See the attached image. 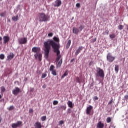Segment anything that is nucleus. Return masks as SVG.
I'll return each instance as SVG.
<instances>
[{"mask_svg": "<svg viewBox=\"0 0 128 128\" xmlns=\"http://www.w3.org/2000/svg\"><path fill=\"white\" fill-rule=\"evenodd\" d=\"M105 34H107V36H108V34H110V31H108V30H106Z\"/></svg>", "mask_w": 128, "mask_h": 128, "instance_id": "obj_46", "label": "nucleus"}, {"mask_svg": "<svg viewBox=\"0 0 128 128\" xmlns=\"http://www.w3.org/2000/svg\"><path fill=\"white\" fill-rule=\"evenodd\" d=\"M29 112L30 114H34V110H32V108L30 109L29 110Z\"/></svg>", "mask_w": 128, "mask_h": 128, "instance_id": "obj_44", "label": "nucleus"}, {"mask_svg": "<svg viewBox=\"0 0 128 128\" xmlns=\"http://www.w3.org/2000/svg\"><path fill=\"white\" fill-rule=\"evenodd\" d=\"M22 122L18 121L16 124H12V128H20V126H22Z\"/></svg>", "mask_w": 128, "mask_h": 128, "instance_id": "obj_8", "label": "nucleus"}, {"mask_svg": "<svg viewBox=\"0 0 128 128\" xmlns=\"http://www.w3.org/2000/svg\"><path fill=\"white\" fill-rule=\"evenodd\" d=\"M96 38H95L94 39L92 40V42L94 44V42H96Z\"/></svg>", "mask_w": 128, "mask_h": 128, "instance_id": "obj_47", "label": "nucleus"}, {"mask_svg": "<svg viewBox=\"0 0 128 128\" xmlns=\"http://www.w3.org/2000/svg\"><path fill=\"white\" fill-rule=\"evenodd\" d=\"M98 128H104V124H102V122H100L98 124H97Z\"/></svg>", "mask_w": 128, "mask_h": 128, "instance_id": "obj_16", "label": "nucleus"}, {"mask_svg": "<svg viewBox=\"0 0 128 128\" xmlns=\"http://www.w3.org/2000/svg\"><path fill=\"white\" fill-rule=\"evenodd\" d=\"M38 18L40 22H46L48 20V16L44 13H40L38 14Z\"/></svg>", "mask_w": 128, "mask_h": 128, "instance_id": "obj_3", "label": "nucleus"}, {"mask_svg": "<svg viewBox=\"0 0 128 128\" xmlns=\"http://www.w3.org/2000/svg\"><path fill=\"white\" fill-rule=\"evenodd\" d=\"M71 44H72V40H69L68 41V44H67L66 48H70V46Z\"/></svg>", "mask_w": 128, "mask_h": 128, "instance_id": "obj_22", "label": "nucleus"}, {"mask_svg": "<svg viewBox=\"0 0 128 128\" xmlns=\"http://www.w3.org/2000/svg\"><path fill=\"white\" fill-rule=\"evenodd\" d=\"M32 52L34 54H36L34 56L36 60H38V58L40 62H42V54L40 53V48L38 47H34L32 49Z\"/></svg>", "mask_w": 128, "mask_h": 128, "instance_id": "obj_2", "label": "nucleus"}, {"mask_svg": "<svg viewBox=\"0 0 128 128\" xmlns=\"http://www.w3.org/2000/svg\"><path fill=\"white\" fill-rule=\"evenodd\" d=\"M68 73L66 72L62 76V78H66V76H68Z\"/></svg>", "mask_w": 128, "mask_h": 128, "instance_id": "obj_29", "label": "nucleus"}, {"mask_svg": "<svg viewBox=\"0 0 128 128\" xmlns=\"http://www.w3.org/2000/svg\"><path fill=\"white\" fill-rule=\"evenodd\" d=\"M76 8H80V4H79V3L77 4H76Z\"/></svg>", "mask_w": 128, "mask_h": 128, "instance_id": "obj_45", "label": "nucleus"}, {"mask_svg": "<svg viewBox=\"0 0 128 128\" xmlns=\"http://www.w3.org/2000/svg\"><path fill=\"white\" fill-rule=\"evenodd\" d=\"M48 76V74H46L44 73L42 74V78H46Z\"/></svg>", "mask_w": 128, "mask_h": 128, "instance_id": "obj_31", "label": "nucleus"}, {"mask_svg": "<svg viewBox=\"0 0 128 128\" xmlns=\"http://www.w3.org/2000/svg\"><path fill=\"white\" fill-rule=\"evenodd\" d=\"M107 60L110 62H112L116 60V58L112 56V54L109 53L107 56Z\"/></svg>", "mask_w": 128, "mask_h": 128, "instance_id": "obj_7", "label": "nucleus"}, {"mask_svg": "<svg viewBox=\"0 0 128 128\" xmlns=\"http://www.w3.org/2000/svg\"><path fill=\"white\" fill-rule=\"evenodd\" d=\"M54 52L56 53L57 54L56 62H60V60L62 58V55H60V51L58 47H56L54 49Z\"/></svg>", "mask_w": 128, "mask_h": 128, "instance_id": "obj_4", "label": "nucleus"}, {"mask_svg": "<svg viewBox=\"0 0 128 128\" xmlns=\"http://www.w3.org/2000/svg\"><path fill=\"white\" fill-rule=\"evenodd\" d=\"M0 60H4V58H6V56H4V54H2L0 56Z\"/></svg>", "mask_w": 128, "mask_h": 128, "instance_id": "obj_26", "label": "nucleus"}, {"mask_svg": "<svg viewBox=\"0 0 128 128\" xmlns=\"http://www.w3.org/2000/svg\"><path fill=\"white\" fill-rule=\"evenodd\" d=\"M62 6V1L60 0H57L56 2V4H54L55 8H60Z\"/></svg>", "mask_w": 128, "mask_h": 128, "instance_id": "obj_11", "label": "nucleus"}, {"mask_svg": "<svg viewBox=\"0 0 128 128\" xmlns=\"http://www.w3.org/2000/svg\"><path fill=\"white\" fill-rule=\"evenodd\" d=\"M96 76H100L102 78H104V71L100 68H98L96 74Z\"/></svg>", "mask_w": 128, "mask_h": 128, "instance_id": "obj_5", "label": "nucleus"}, {"mask_svg": "<svg viewBox=\"0 0 128 128\" xmlns=\"http://www.w3.org/2000/svg\"><path fill=\"white\" fill-rule=\"evenodd\" d=\"M64 124V122L63 120H61L59 122L60 126H62Z\"/></svg>", "mask_w": 128, "mask_h": 128, "instance_id": "obj_41", "label": "nucleus"}, {"mask_svg": "<svg viewBox=\"0 0 128 128\" xmlns=\"http://www.w3.org/2000/svg\"><path fill=\"white\" fill-rule=\"evenodd\" d=\"M84 26L81 25L79 28V30H80V32H82V30H84Z\"/></svg>", "mask_w": 128, "mask_h": 128, "instance_id": "obj_35", "label": "nucleus"}, {"mask_svg": "<svg viewBox=\"0 0 128 128\" xmlns=\"http://www.w3.org/2000/svg\"><path fill=\"white\" fill-rule=\"evenodd\" d=\"M80 32V30L76 28H73V33H74L75 34H78V32Z\"/></svg>", "mask_w": 128, "mask_h": 128, "instance_id": "obj_18", "label": "nucleus"}, {"mask_svg": "<svg viewBox=\"0 0 128 128\" xmlns=\"http://www.w3.org/2000/svg\"><path fill=\"white\" fill-rule=\"evenodd\" d=\"M114 102V100H110L109 103H108V106L110 105V104H112V103Z\"/></svg>", "mask_w": 128, "mask_h": 128, "instance_id": "obj_43", "label": "nucleus"}, {"mask_svg": "<svg viewBox=\"0 0 128 128\" xmlns=\"http://www.w3.org/2000/svg\"><path fill=\"white\" fill-rule=\"evenodd\" d=\"M94 100L96 102V100H98V96H95L94 98Z\"/></svg>", "mask_w": 128, "mask_h": 128, "instance_id": "obj_39", "label": "nucleus"}, {"mask_svg": "<svg viewBox=\"0 0 128 128\" xmlns=\"http://www.w3.org/2000/svg\"><path fill=\"white\" fill-rule=\"evenodd\" d=\"M1 0V2H2V0Z\"/></svg>", "mask_w": 128, "mask_h": 128, "instance_id": "obj_52", "label": "nucleus"}, {"mask_svg": "<svg viewBox=\"0 0 128 128\" xmlns=\"http://www.w3.org/2000/svg\"><path fill=\"white\" fill-rule=\"evenodd\" d=\"M106 122L108 124H110L112 122V118L110 117H108L106 119Z\"/></svg>", "mask_w": 128, "mask_h": 128, "instance_id": "obj_25", "label": "nucleus"}, {"mask_svg": "<svg viewBox=\"0 0 128 128\" xmlns=\"http://www.w3.org/2000/svg\"><path fill=\"white\" fill-rule=\"evenodd\" d=\"M82 50H84V47H82V46L79 47V48L76 51V52L75 53L76 56H78V54H80V52H82Z\"/></svg>", "mask_w": 128, "mask_h": 128, "instance_id": "obj_13", "label": "nucleus"}, {"mask_svg": "<svg viewBox=\"0 0 128 128\" xmlns=\"http://www.w3.org/2000/svg\"><path fill=\"white\" fill-rule=\"evenodd\" d=\"M53 40H48V41L44 42V52L46 58H48L52 47L53 50H54L56 47H58V48H60V38L58 37H54Z\"/></svg>", "mask_w": 128, "mask_h": 128, "instance_id": "obj_1", "label": "nucleus"}, {"mask_svg": "<svg viewBox=\"0 0 128 128\" xmlns=\"http://www.w3.org/2000/svg\"><path fill=\"white\" fill-rule=\"evenodd\" d=\"M118 28L120 30H124V26H122V25H120L118 26Z\"/></svg>", "mask_w": 128, "mask_h": 128, "instance_id": "obj_36", "label": "nucleus"}, {"mask_svg": "<svg viewBox=\"0 0 128 128\" xmlns=\"http://www.w3.org/2000/svg\"><path fill=\"white\" fill-rule=\"evenodd\" d=\"M53 104L54 106H58V102L56 100L54 101L53 102Z\"/></svg>", "mask_w": 128, "mask_h": 128, "instance_id": "obj_37", "label": "nucleus"}, {"mask_svg": "<svg viewBox=\"0 0 128 128\" xmlns=\"http://www.w3.org/2000/svg\"><path fill=\"white\" fill-rule=\"evenodd\" d=\"M18 16H14L12 18V20L14 22H18Z\"/></svg>", "mask_w": 128, "mask_h": 128, "instance_id": "obj_20", "label": "nucleus"}, {"mask_svg": "<svg viewBox=\"0 0 128 128\" xmlns=\"http://www.w3.org/2000/svg\"><path fill=\"white\" fill-rule=\"evenodd\" d=\"M8 110L10 111L14 110V106H10L9 108H8Z\"/></svg>", "mask_w": 128, "mask_h": 128, "instance_id": "obj_30", "label": "nucleus"}, {"mask_svg": "<svg viewBox=\"0 0 128 128\" xmlns=\"http://www.w3.org/2000/svg\"><path fill=\"white\" fill-rule=\"evenodd\" d=\"M68 104L69 108H74L72 102L69 101L68 103Z\"/></svg>", "mask_w": 128, "mask_h": 128, "instance_id": "obj_21", "label": "nucleus"}, {"mask_svg": "<svg viewBox=\"0 0 128 128\" xmlns=\"http://www.w3.org/2000/svg\"><path fill=\"white\" fill-rule=\"evenodd\" d=\"M76 80H77L78 82V84H80V78L78 77L76 78Z\"/></svg>", "mask_w": 128, "mask_h": 128, "instance_id": "obj_42", "label": "nucleus"}, {"mask_svg": "<svg viewBox=\"0 0 128 128\" xmlns=\"http://www.w3.org/2000/svg\"><path fill=\"white\" fill-rule=\"evenodd\" d=\"M28 42V38H22L19 40V44H26Z\"/></svg>", "mask_w": 128, "mask_h": 128, "instance_id": "obj_9", "label": "nucleus"}, {"mask_svg": "<svg viewBox=\"0 0 128 128\" xmlns=\"http://www.w3.org/2000/svg\"><path fill=\"white\" fill-rule=\"evenodd\" d=\"M50 72H52L54 70V65L51 66L50 68Z\"/></svg>", "mask_w": 128, "mask_h": 128, "instance_id": "obj_32", "label": "nucleus"}, {"mask_svg": "<svg viewBox=\"0 0 128 128\" xmlns=\"http://www.w3.org/2000/svg\"><path fill=\"white\" fill-rule=\"evenodd\" d=\"M92 106H90L88 108H87L86 109V114H90V113L92 112Z\"/></svg>", "mask_w": 128, "mask_h": 128, "instance_id": "obj_10", "label": "nucleus"}, {"mask_svg": "<svg viewBox=\"0 0 128 128\" xmlns=\"http://www.w3.org/2000/svg\"><path fill=\"white\" fill-rule=\"evenodd\" d=\"M124 99L126 100H128V92H127V95H126L124 96Z\"/></svg>", "mask_w": 128, "mask_h": 128, "instance_id": "obj_40", "label": "nucleus"}, {"mask_svg": "<svg viewBox=\"0 0 128 128\" xmlns=\"http://www.w3.org/2000/svg\"><path fill=\"white\" fill-rule=\"evenodd\" d=\"M2 118H0V124H2Z\"/></svg>", "mask_w": 128, "mask_h": 128, "instance_id": "obj_48", "label": "nucleus"}, {"mask_svg": "<svg viewBox=\"0 0 128 128\" xmlns=\"http://www.w3.org/2000/svg\"><path fill=\"white\" fill-rule=\"evenodd\" d=\"M1 98H2V96L0 94V100H1Z\"/></svg>", "mask_w": 128, "mask_h": 128, "instance_id": "obj_51", "label": "nucleus"}, {"mask_svg": "<svg viewBox=\"0 0 128 128\" xmlns=\"http://www.w3.org/2000/svg\"><path fill=\"white\" fill-rule=\"evenodd\" d=\"M0 16L1 18H4V16H6V12L1 13Z\"/></svg>", "mask_w": 128, "mask_h": 128, "instance_id": "obj_23", "label": "nucleus"}, {"mask_svg": "<svg viewBox=\"0 0 128 128\" xmlns=\"http://www.w3.org/2000/svg\"><path fill=\"white\" fill-rule=\"evenodd\" d=\"M34 126L36 128H42V124L40 122H36Z\"/></svg>", "mask_w": 128, "mask_h": 128, "instance_id": "obj_17", "label": "nucleus"}, {"mask_svg": "<svg viewBox=\"0 0 128 128\" xmlns=\"http://www.w3.org/2000/svg\"><path fill=\"white\" fill-rule=\"evenodd\" d=\"M48 36L49 38H52V36H54V33H50L48 34Z\"/></svg>", "mask_w": 128, "mask_h": 128, "instance_id": "obj_38", "label": "nucleus"}, {"mask_svg": "<svg viewBox=\"0 0 128 128\" xmlns=\"http://www.w3.org/2000/svg\"><path fill=\"white\" fill-rule=\"evenodd\" d=\"M74 62V59H72V60H71L70 62Z\"/></svg>", "mask_w": 128, "mask_h": 128, "instance_id": "obj_49", "label": "nucleus"}, {"mask_svg": "<svg viewBox=\"0 0 128 128\" xmlns=\"http://www.w3.org/2000/svg\"><path fill=\"white\" fill-rule=\"evenodd\" d=\"M57 62H58V63H56L57 68H61L62 67V58L60 60V61Z\"/></svg>", "mask_w": 128, "mask_h": 128, "instance_id": "obj_14", "label": "nucleus"}, {"mask_svg": "<svg viewBox=\"0 0 128 128\" xmlns=\"http://www.w3.org/2000/svg\"><path fill=\"white\" fill-rule=\"evenodd\" d=\"M1 90H2V92H6V88L2 86L1 88Z\"/></svg>", "mask_w": 128, "mask_h": 128, "instance_id": "obj_33", "label": "nucleus"}, {"mask_svg": "<svg viewBox=\"0 0 128 128\" xmlns=\"http://www.w3.org/2000/svg\"><path fill=\"white\" fill-rule=\"evenodd\" d=\"M66 110V106H61L59 108V110Z\"/></svg>", "mask_w": 128, "mask_h": 128, "instance_id": "obj_24", "label": "nucleus"}, {"mask_svg": "<svg viewBox=\"0 0 128 128\" xmlns=\"http://www.w3.org/2000/svg\"><path fill=\"white\" fill-rule=\"evenodd\" d=\"M42 122H46V116H44L41 118Z\"/></svg>", "mask_w": 128, "mask_h": 128, "instance_id": "obj_28", "label": "nucleus"}, {"mask_svg": "<svg viewBox=\"0 0 128 128\" xmlns=\"http://www.w3.org/2000/svg\"><path fill=\"white\" fill-rule=\"evenodd\" d=\"M22 92V90L18 87L15 88L12 90V94L14 96H18V94Z\"/></svg>", "mask_w": 128, "mask_h": 128, "instance_id": "obj_6", "label": "nucleus"}, {"mask_svg": "<svg viewBox=\"0 0 128 128\" xmlns=\"http://www.w3.org/2000/svg\"><path fill=\"white\" fill-rule=\"evenodd\" d=\"M52 74L53 76H56L58 75V74H57V73H56V70H54L52 71Z\"/></svg>", "mask_w": 128, "mask_h": 128, "instance_id": "obj_27", "label": "nucleus"}, {"mask_svg": "<svg viewBox=\"0 0 128 128\" xmlns=\"http://www.w3.org/2000/svg\"><path fill=\"white\" fill-rule=\"evenodd\" d=\"M10 37L8 36H5L4 37V44H8V42H10Z\"/></svg>", "mask_w": 128, "mask_h": 128, "instance_id": "obj_12", "label": "nucleus"}, {"mask_svg": "<svg viewBox=\"0 0 128 128\" xmlns=\"http://www.w3.org/2000/svg\"><path fill=\"white\" fill-rule=\"evenodd\" d=\"M116 34H112L111 35H110V38H112V39H114V38H116Z\"/></svg>", "mask_w": 128, "mask_h": 128, "instance_id": "obj_34", "label": "nucleus"}, {"mask_svg": "<svg viewBox=\"0 0 128 128\" xmlns=\"http://www.w3.org/2000/svg\"><path fill=\"white\" fill-rule=\"evenodd\" d=\"M92 64H93L92 62H90V66H92Z\"/></svg>", "mask_w": 128, "mask_h": 128, "instance_id": "obj_50", "label": "nucleus"}, {"mask_svg": "<svg viewBox=\"0 0 128 128\" xmlns=\"http://www.w3.org/2000/svg\"><path fill=\"white\" fill-rule=\"evenodd\" d=\"M14 58V53H10L9 56H8V60H12V58Z\"/></svg>", "mask_w": 128, "mask_h": 128, "instance_id": "obj_15", "label": "nucleus"}, {"mask_svg": "<svg viewBox=\"0 0 128 128\" xmlns=\"http://www.w3.org/2000/svg\"><path fill=\"white\" fill-rule=\"evenodd\" d=\"M120 70V66L118 65H116L115 66V72L116 74H118Z\"/></svg>", "mask_w": 128, "mask_h": 128, "instance_id": "obj_19", "label": "nucleus"}]
</instances>
